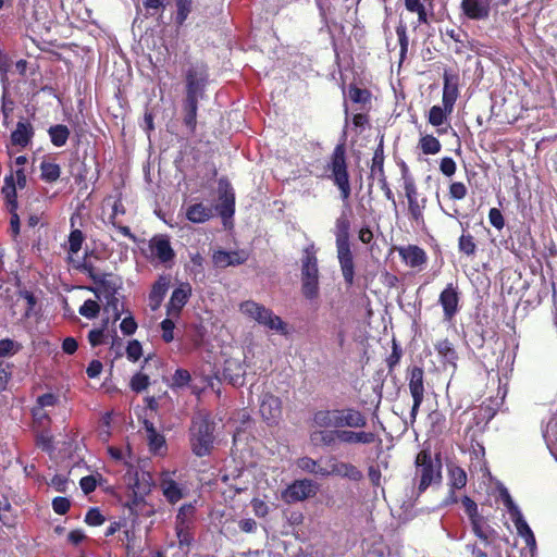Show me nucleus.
Returning a JSON list of instances; mask_svg holds the SVG:
<instances>
[{
	"instance_id": "nucleus-1",
	"label": "nucleus",
	"mask_w": 557,
	"mask_h": 557,
	"mask_svg": "<svg viewBox=\"0 0 557 557\" xmlns=\"http://www.w3.org/2000/svg\"><path fill=\"white\" fill-rule=\"evenodd\" d=\"M350 221L343 212L335 222V237L337 259L344 281L347 286H351L355 280L354 255L349 242Z\"/></svg>"
},
{
	"instance_id": "nucleus-2",
	"label": "nucleus",
	"mask_w": 557,
	"mask_h": 557,
	"mask_svg": "<svg viewBox=\"0 0 557 557\" xmlns=\"http://www.w3.org/2000/svg\"><path fill=\"white\" fill-rule=\"evenodd\" d=\"M345 125L342 134V143H339L335 148L331 157L330 170H331V178L333 183L337 186L341 191V198L343 201H347L350 197L351 188L349 183V174L347 170L346 163V150H345V140L347 136V127H348V110H345Z\"/></svg>"
},
{
	"instance_id": "nucleus-3",
	"label": "nucleus",
	"mask_w": 557,
	"mask_h": 557,
	"mask_svg": "<svg viewBox=\"0 0 557 557\" xmlns=\"http://www.w3.org/2000/svg\"><path fill=\"white\" fill-rule=\"evenodd\" d=\"M301 294L309 300L314 301L320 295L319 265L314 246L304 249L300 268Z\"/></svg>"
},
{
	"instance_id": "nucleus-4",
	"label": "nucleus",
	"mask_w": 557,
	"mask_h": 557,
	"mask_svg": "<svg viewBox=\"0 0 557 557\" xmlns=\"http://www.w3.org/2000/svg\"><path fill=\"white\" fill-rule=\"evenodd\" d=\"M239 310L246 317L255 320L258 324L275 331L281 335L289 334L288 325L271 309L253 300H245L239 305Z\"/></svg>"
},
{
	"instance_id": "nucleus-5",
	"label": "nucleus",
	"mask_w": 557,
	"mask_h": 557,
	"mask_svg": "<svg viewBox=\"0 0 557 557\" xmlns=\"http://www.w3.org/2000/svg\"><path fill=\"white\" fill-rule=\"evenodd\" d=\"M214 424L206 417L193 420L189 430L190 448L195 456L206 457L211 454L214 442Z\"/></svg>"
},
{
	"instance_id": "nucleus-6",
	"label": "nucleus",
	"mask_w": 557,
	"mask_h": 557,
	"mask_svg": "<svg viewBox=\"0 0 557 557\" xmlns=\"http://www.w3.org/2000/svg\"><path fill=\"white\" fill-rule=\"evenodd\" d=\"M500 498L517 529L518 535L524 540L525 546L529 548L531 557H534L536 552V540L533 531L525 521L522 511L513 502L507 488L504 487L500 490Z\"/></svg>"
},
{
	"instance_id": "nucleus-7",
	"label": "nucleus",
	"mask_w": 557,
	"mask_h": 557,
	"mask_svg": "<svg viewBox=\"0 0 557 557\" xmlns=\"http://www.w3.org/2000/svg\"><path fill=\"white\" fill-rule=\"evenodd\" d=\"M416 474L420 476L418 490L423 493L430 485L440 483L442 479V462L438 458H432L431 451L422 450L416 458Z\"/></svg>"
},
{
	"instance_id": "nucleus-8",
	"label": "nucleus",
	"mask_w": 557,
	"mask_h": 557,
	"mask_svg": "<svg viewBox=\"0 0 557 557\" xmlns=\"http://www.w3.org/2000/svg\"><path fill=\"white\" fill-rule=\"evenodd\" d=\"M185 97L203 99L209 84L208 66L202 62L190 63L185 70Z\"/></svg>"
},
{
	"instance_id": "nucleus-9",
	"label": "nucleus",
	"mask_w": 557,
	"mask_h": 557,
	"mask_svg": "<svg viewBox=\"0 0 557 557\" xmlns=\"http://www.w3.org/2000/svg\"><path fill=\"white\" fill-rule=\"evenodd\" d=\"M407 165L403 162L404 189L408 200V211L410 218L417 223L424 222L423 211L426 207V198H419L418 189L413 178L407 175Z\"/></svg>"
},
{
	"instance_id": "nucleus-10",
	"label": "nucleus",
	"mask_w": 557,
	"mask_h": 557,
	"mask_svg": "<svg viewBox=\"0 0 557 557\" xmlns=\"http://www.w3.org/2000/svg\"><path fill=\"white\" fill-rule=\"evenodd\" d=\"M407 377L410 395L413 400L410 417L414 420L424 399V371L421 367L413 366L408 369Z\"/></svg>"
},
{
	"instance_id": "nucleus-11",
	"label": "nucleus",
	"mask_w": 557,
	"mask_h": 557,
	"mask_svg": "<svg viewBox=\"0 0 557 557\" xmlns=\"http://www.w3.org/2000/svg\"><path fill=\"white\" fill-rule=\"evenodd\" d=\"M438 304L443 309V322L450 324L460 310V292L457 285L449 283L441 292Z\"/></svg>"
},
{
	"instance_id": "nucleus-12",
	"label": "nucleus",
	"mask_w": 557,
	"mask_h": 557,
	"mask_svg": "<svg viewBox=\"0 0 557 557\" xmlns=\"http://www.w3.org/2000/svg\"><path fill=\"white\" fill-rule=\"evenodd\" d=\"M371 176L376 177L381 189L384 191V195L387 200H389L394 208H397V202L395 200L394 194L392 189L389 188V185L387 183L385 172H384V147H383V137H381V140L374 150L373 157H372V164H371Z\"/></svg>"
},
{
	"instance_id": "nucleus-13",
	"label": "nucleus",
	"mask_w": 557,
	"mask_h": 557,
	"mask_svg": "<svg viewBox=\"0 0 557 557\" xmlns=\"http://www.w3.org/2000/svg\"><path fill=\"white\" fill-rule=\"evenodd\" d=\"M318 484L310 479L296 480L283 492L282 498L287 504L305 500L317 494Z\"/></svg>"
},
{
	"instance_id": "nucleus-14",
	"label": "nucleus",
	"mask_w": 557,
	"mask_h": 557,
	"mask_svg": "<svg viewBox=\"0 0 557 557\" xmlns=\"http://www.w3.org/2000/svg\"><path fill=\"white\" fill-rule=\"evenodd\" d=\"M219 203L216 210L223 220L230 219L235 213V193L227 178L218 182Z\"/></svg>"
},
{
	"instance_id": "nucleus-15",
	"label": "nucleus",
	"mask_w": 557,
	"mask_h": 557,
	"mask_svg": "<svg viewBox=\"0 0 557 557\" xmlns=\"http://www.w3.org/2000/svg\"><path fill=\"white\" fill-rule=\"evenodd\" d=\"M259 411L268 425L278 424L282 418V400L271 393H264L260 397Z\"/></svg>"
},
{
	"instance_id": "nucleus-16",
	"label": "nucleus",
	"mask_w": 557,
	"mask_h": 557,
	"mask_svg": "<svg viewBox=\"0 0 557 557\" xmlns=\"http://www.w3.org/2000/svg\"><path fill=\"white\" fill-rule=\"evenodd\" d=\"M151 256L160 263L166 264L174 260L175 251L171 245L170 237L164 234L154 235L149 240Z\"/></svg>"
},
{
	"instance_id": "nucleus-17",
	"label": "nucleus",
	"mask_w": 557,
	"mask_h": 557,
	"mask_svg": "<svg viewBox=\"0 0 557 557\" xmlns=\"http://www.w3.org/2000/svg\"><path fill=\"white\" fill-rule=\"evenodd\" d=\"M492 2L493 0H461L460 9L469 20L483 21L491 14Z\"/></svg>"
},
{
	"instance_id": "nucleus-18",
	"label": "nucleus",
	"mask_w": 557,
	"mask_h": 557,
	"mask_svg": "<svg viewBox=\"0 0 557 557\" xmlns=\"http://www.w3.org/2000/svg\"><path fill=\"white\" fill-rule=\"evenodd\" d=\"M191 292L189 283H182L178 287L174 288L166 304V314L169 317H178L184 306L188 302Z\"/></svg>"
},
{
	"instance_id": "nucleus-19",
	"label": "nucleus",
	"mask_w": 557,
	"mask_h": 557,
	"mask_svg": "<svg viewBox=\"0 0 557 557\" xmlns=\"http://www.w3.org/2000/svg\"><path fill=\"white\" fill-rule=\"evenodd\" d=\"M95 284L97 287H87V289L94 293L95 296L99 299L100 294H103V296L116 295L117 290L122 286V281L120 277L113 275L112 273H101Z\"/></svg>"
},
{
	"instance_id": "nucleus-20",
	"label": "nucleus",
	"mask_w": 557,
	"mask_h": 557,
	"mask_svg": "<svg viewBox=\"0 0 557 557\" xmlns=\"http://www.w3.org/2000/svg\"><path fill=\"white\" fill-rule=\"evenodd\" d=\"M248 258L249 253L246 250H216L212 256V261L219 268H226L231 265H240L245 263Z\"/></svg>"
},
{
	"instance_id": "nucleus-21",
	"label": "nucleus",
	"mask_w": 557,
	"mask_h": 557,
	"mask_svg": "<svg viewBox=\"0 0 557 557\" xmlns=\"http://www.w3.org/2000/svg\"><path fill=\"white\" fill-rule=\"evenodd\" d=\"M443 79H444V87H443L442 103L448 109V111H453L455 102L458 97L459 77L456 74L445 71L444 75H443Z\"/></svg>"
},
{
	"instance_id": "nucleus-22",
	"label": "nucleus",
	"mask_w": 557,
	"mask_h": 557,
	"mask_svg": "<svg viewBox=\"0 0 557 557\" xmlns=\"http://www.w3.org/2000/svg\"><path fill=\"white\" fill-rule=\"evenodd\" d=\"M35 135V129L29 121L21 117L15 129L11 133L10 139L13 146L27 147Z\"/></svg>"
},
{
	"instance_id": "nucleus-23",
	"label": "nucleus",
	"mask_w": 557,
	"mask_h": 557,
	"mask_svg": "<svg viewBox=\"0 0 557 557\" xmlns=\"http://www.w3.org/2000/svg\"><path fill=\"white\" fill-rule=\"evenodd\" d=\"M200 98L185 97L182 103L183 123L190 134L195 133Z\"/></svg>"
},
{
	"instance_id": "nucleus-24",
	"label": "nucleus",
	"mask_w": 557,
	"mask_h": 557,
	"mask_svg": "<svg viewBox=\"0 0 557 557\" xmlns=\"http://www.w3.org/2000/svg\"><path fill=\"white\" fill-rule=\"evenodd\" d=\"M313 423L323 429H341V409L319 410L313 414Z\"/></svg>"
},
{
	"instance_id": "nucleus-25",
	"label": "nucleus",
	"mask_w": 557,
	"mask_h": 557,
	"mask_svg": "<svg viewBox=\"0 0 557 557\" xmlns=\"http://www.w3.org/2000/svg\"><path fill=\"white\" fill-rule=\"evenodd\" d=\"M368 423L367 417L356 408H343L341 409V429L351 428L360 429L364 428Z\"/></svg>"
},
{
	"instance_id": "nucleus-26",
	"label": "nucleus",
	"mask_w": 557,
	"mask_h": 557,
	"mask_svg": "<svg viewBox=\"0 0 557 557\" xmlns=\"http://www.w3.org/2000/svg\"><path fill=\"white\" fill-rule=\"evenodd\" d=\"M169 280L163 275L159 276V278L153 283L149 293L151 310H157L160 307L169 289Z\"/></svg>"
},
{
	"instance_id": "nucleus-27",
	"label": "nucleus",
	"mask_w": 557,
	"mask_h": 557,
	"mask_svg": "<svg viewBox=\"0 0 557 557\" xmlns=\"http://www.w3.org/2000/svg\"><path fill=\"white\" fill-rule=\"evenodd\" d=\"M435 350L437 351L444 364H449L456 369L458 354L449 339L445 338L437 342L435 344Z\"/></svg>"
},
{
	"instance_id": "nucleus-28",
	"label": "nucleus",
	"mask_w": 557,
	"mask_h": 557,
	"mask_svg": "<svg viewBox=\"0 0 557 557\" xmlns=\"http://www.w3.org/2000/svg\"><path fill=\"white\" fill-rule=\"evenodd\" d=\"M400 256L407 265L417 268L426 262L425 251L414 245H410L407 248L400 250Z\"/></svg>"
},
{
	"instance_id": "nucleus-29",
	"label": "nucleus",
	"mask_w": 557,
	"mask_h": 557,
	"mask_svg": "<svg viewBox=\"0 0 557 557\" xmlns=\"http://www.w3.org/2000/svg\"><path fill=\"white\" fill-rule=\"evenodd\" d=\"M186 219L191 223H205L212 218V209L202 202L190 205L186 209Z\"/></svg>"
},
{
	"instance_id": "nucleus-30",
	"label": "nucleus",
	"mask_w": 557,
	"mask_h": 557,
	"mask_svg": "<svg viewBox=\"0 0 557 557\" xmlns=\"http://www.w3.org/2000/svg\"><path fill=\"white\" fill-rule=\"evenodd\" d=\"M375 438L372 432L341 430V443L344 444H371Z\"/></svg>"
},
{
	"instance_id": "nucleus-31",
	"label": "nucleus",
	"mask_w": 557,
	"mask_h": 557,
	"mask_svg": "<svg viewBox=\"0 0 557 557\" xmlns=\"http://www.w3.org/2000/svg\"><path fill=\"white\" fill-rule=\"evenodd\" d=\"M129 484L136 496H144L150 493L152 487V479L149 472L136 471Z\"/></svg>"
},
{
	"instance_id": "nucleus-32",
	"label": "nucleus",
	"mask_w": 557,
	"mask_h": 557,
	"mask_svg": "<svg viewBox=\"0 0 557 557\" xmlns=\"http://www.w3.org/2000/svg\"><path fill=\"white\" fill-rule=\"evenodd\" d=\"M161 488L165 499L174 505L184 497L182 486L173 479H164L161 482Z\"/></svg>"
},
{
	"instance_id": "nucleus-33",
	"label": "nucleus",
	"mask_w": 557,
	"mask_h": 557,
	"mask_svg": "<svg viewBox=\"0 0 557 557\" xmlns=\"http://www.w3.org/2000/svg\"><path fill=\"white\" fill-rule=\"evenodd\" d=\"M332 474L348 478L352 481H359L362 478L361 471L354 465L348 462H335L332 465V469L329 470Z\"/></svg>"
},
{
	"instance_id": "nucleus-34",
	"label": "nucleus",
	"mask_w": 557,
	"mask_h": 557,
	"mask_svg": "<svg viewBox=\"0 0 557 557\" xmlns=\"http://www.w3.org/2000/svg\"><path fill=\"white\" fill-rule=\"evenodd\" d=\"M70 129L64 124H55L51 125L48 128V135L50 138L51 144L54 147L61 148L66 145L69 137H70Z\"/></svg>"
},
{
	"instance_id": "nucleus-35",
	"label": "nucleus",
	"mask_w": 557,
	"mask_h": 557,
	"mask_svg": "<svg viewBox=\"0 0 557 557\" xmlns=\"http://www.w3.org/2000/svg\"><path fill=\"white\" fill-rule=\"evenodd\" d=\"M175 534L178 541V548L185 555H188L190 552V546L195 541L194 535L189 530V525L175 524Z\"/></svg>"
},
{
	"instance_id": "nucleus-36",
	"label": "nucleus",
	"mask_w": 557,
	"mask_h": 557,
	"mask_svg": "<svg viewBox=\"0 0 557 557\" xmlns=\"http://www.w3.org/2000/svg\"><path fill=\"white\" fill-rule=\"evenodd\" d=\"M297 467L305 472L320 475V476H330L331 472L329 469L319 466L318 461L310 457H301L297 460Z\"/></svg>"
},
{
	"instance_id": "nucleus-37",
	"label": "nucleus",
	"mask_w": 557,
	"mask_h": 557,
	"mask_svg": "<svg viewBox=\"0 0 557 557\" xmlns=\"http://www.w3.org/2000/svg\"><path fill=\"white\" fill-rule=\"evenodd\" d=\"M191 382V375L189 371L183 368H178L173 373L170 382L169 387L173 391L183 389L187 386H189Z\"/></svg>"
},
{
	"instance_id": "nucleus-38",
	"label": "nucleus",
	"mask_w": 557,
	"mask_h": 557,
	"mask_svg": "<svg viewBox=\"0 0 557 557\" xmlns=\"http://www.w3.org/2000/svg\"><path fill=\"white\" fill-rule=\"evenodd\" d=\"M40 178L46 183H53L61 175V168L57 163L42 161L40 163Z\"/></svg>"
},
{
	"instance_id": "nucleus-39",
	"label": "nucleus",
	"mask_w": 557,
	"mask_h": 557,
	"mask_svg": "<svg viewBox=\"0 0 557 557\" xmlns=\"http://www.w3.org/2000/svg\"><path fill=\"white\" fill-rule=\"evenodd\" d=\"M467 484V474L466 471L458 467L449 468V485L453 490H461Z\"/></svg>"
},
{
	"instance_id": "nucleus-40",
	"label": "nucleus",
	"mask_w": 557,
	"mask_h": 557,
	"mask_svg": "<svg viewBox=\"0 0 557 557\" xmlns=\"http://www.w3.org/2000/svg\"><path fill=\"white\" fill-rule=\"evenodd\" d=\"M317 436H319L321 444L331 447L335 445L337 441L341 442V430H322L314 432L312 434V441H314Z\"/></svg>"
},
{
	"instance_id": "nucleus-41",
	"label": "nucleus",
	"mask_w": 557,
	"mask_h": 557,
	"mask_svg": "<svg viewBox=\"0 0 557 557\" xmlns=\"http://www.w3.org/2000/svg\"><path fill=\"white\" fill-rule=\"evenodd\" d=\"M419 145L424 154H436L442 148L440 140L433 135L422 136Z\"/></svg>"
},
{
	"instance_id": "nucleus-42",
	"label": "nucleus",
	"mask_w": 557,
	"mask_h": 557,
	"mask_svg": "<svg viewBox=\"0 0 557 557\" xmlns=\"http://www.w3.org/2000/svg\"><path fill=\"white\" fill-rule=\"evenodd\" d=\"M451 112L444 104L442 107L433 106L429 111V123L433 126H441Z\"/></svg>"
},
{
	"instance_id": "nucleus-43",
	"label": "nucleus",
	"mask_w": 557,
	"mask_h": 557,
	"mask_svg": "<svg viewBox=\"0 0 557 557\" xmlns=\"http://www.w3.org/2000/svg\"><path fill=\"white\" fill-rule=\"evenodd\" d=\"M458 249L461 253L471 257L476 251V244L474 237L469 233H462L458 239Z\"/></svg>"
},
{
	"instance_id": "nucleus-44",
	"label": "nucleus",
	"mask_w": 557,
	"mask_h": 557,
	"mask_svg": "<svg viewBox=\"0 0 557 557\" xmlns=\"http://www.w3.org/2000/svg\"><path fill=\"white\" fill-rule=\"evenodd\" d=\"M176 1V16L175 22L182 26L187 20L193 8V0H175Z\"/></svg>"
},
{
	"instance_id": "nucleus-45",
	"label": "nucleus",
	"mask_w": 557,
	"mask_h": 557,
	"mask_svg": "<svg viewBox=\"0 0 557 557\" xmlns=\"http://www.w3.org/2000/svg\"><path fill=\"white\" fill-rule=\"evenodd\" d=\"M149 384L150 377L140 371L135 373L129 381V387L135 393H141L149 386Z\"/></svg>"
},
{
	"instance_id": "nucleus-46",
	"label": "nucleus",
	"mask_w": 557,
	"mask_h": 557,
	"mask_svg": "<svg viewBox=\"0 0 557 557\" xmlns=\"http://www.w3.org/2000/svg\"><path fill=\"white\" fill-rule=\"evenodd\" d=\"M109 318L102 321L101 327L92 329L88 333V342L91 347H97L103 343L104 332L108 329Z\"/></svg>"
},
{
	"instance_id": "nucleus-47",
	"label": "nucleus",
	"mask_w": 557,
	"mask_h": 557,
	"mask_svg": "<svg viewBox=\"0 0 557 557\" xmlns=\"http://www.w3.org/2000/svg\"><path fill=\"white\" fill-rule=\"evenodd\" d=\"M78 312L81 315L91 320L95 319L100 312V306L96 300L87 299L79 307Z\"/></svg>"
},
{
	"instance_id": "nucleus-48",
	"label": "nucleus",
	"mask_w": 557,
	"mask_h": 557,
	"mask_svg": "<svg viewBox=\"0 0 557 557\" xmlns=\"http://www.w3.org/2000/svg\"><path fill=\"white\" fill-rule=\"evenodd\" d=\"M106 305H104V311L108 313H112L113 321L116 322L121 319L122 312L120 310V301L116 297V295H106Z\"/></svg>"
},
{
	"instance_id": "nucleus-49",
	"label": "nucleus",
	"mask_w": 557,
	"mask_h": 557,
	"mask_svg": "<svg viewBox=\"0 0 557 557\" xmlns=\"http://www.w3.org/2000/svg\"><path fill=\"white\" fill-rule=\"evenodd\" d=\"M396 35L398 37V41H399V46H400V52H399L400 60L403 61L406 58V54L408 51V46H409V40H408V36H407V26L405 24L400 23L396 27Z\"/></svg>"
},
{
	"instance_id": "nucleus-50",
	"label": "nucleus",
	"mask_w": 557,
	"mask_h": 557,
	"mask_svg": "<svg viewBox=\"0 0 557 557\" xmlns=\"http://www.w3.org/2000/svg\"><path fill=\"white\" fill-rule=\"evenodd\" d=\"M150 451L157 454L161 448L165 447V438L158 431L149 430L147 435Z\"/></svg>"
},
{
	"instance_id": "nucleus-51",
	"label": "nucleus",
	"mask_w": 557,
	"mask_h": 557,
	"mask_svg": "<svg viewBox=\"0 0 557 557\" xmlns=\"http://www.w3.org/2000/svg\"><path fill=\"white\" fill-rule=\"evenodd\" d=\"M143 356V346L139 341L132 339L126 346V357L131 362H137Z\"/></svg>"
},
{
	"instance_id": "nucleus-52",
	"label": "nucleus",
	"mask_w": 557,
	"mask_h": 557,
	"mask_svg": "<svg viewBox=\"0 0 557 557\" xmlns=\"http://www.w3.org/2000/svg\"><path fill=\"white\" fill-rule=\"evenodd\" d=\"M21 349V345L13 339H0V357H11Z\"/></svg>"
},
{
	"instance_id": "nucleus-53",
	"label": "nucleus",
	"mask_w": 557,
	"mask_h": 557,
	"mask_svg": "<svg viewBox=\"0 0 557 557\" xmlns=\"http://www.w3.org/2000/svg\"><path fill=\"white\" fill-rule=\"evenodd\" d=\"M84 235L81 230H73L69 235V252L77 253L83 245Z\"/></svg>"
},
{
	"instance_id": "nucleus-54",
	"label": "nucleus",
	"mask_w": 557,
	"mask_h": 557,
	"mask_svg": "<svg viewBox=\"0 0 557 557\" xmlns=\"http://www.w3.org/2000/svg\"><path fill=\"white\" fill-rule=\"evenodd\" d=\"M461 504L465 508V512L467 513L469 520L476 519L482 515L479 512L478 504L469 496L465 495L461 498Z\"/></svg>"
},
{
	"instance_id": "nucleus-55",
	"label": "nucleus",
	"mask_w": 557,
	"mask_h": 557,
	"mask_svg": "<svg viewBox=\"0 0 557 557\" xmlns=\"http://www.w3.org/2000/svg\"><path fill=\"white\" fill-rule=\"evenodd\" d=\"M195 511V506L189 504H183L177 511V515L175 517V524L180 525H189L188 521V515H193Z\"/></svg>"
},
{
	"instance_id": "nucleus-56",
	"label": "nucleus",
	"mask_w": 557,
	"mask_h": 557,
	"mask_svg": "<svg viewBox=\"0 0 557 557\" xmlns=\"http://www.w3.org/2000/svg\"><path fill=\"white\" fill-rule=\"evenodd\" d=\"M401 355H403L401 347L395 339H393L392 352L386 358V364H387L389 372L393 371L394 368L399 363Z\"/></svg>"
},
{
	"instance_id": "nucleus-57",
	"label": "nucleus",
	"mask_w": 557,
	"mask_h": 557,
	"mask_svg": "<svg viewBox=\"0 0 557 557\" xmlns=\"http://www.w3.org/2000/svg\"><path fill=\"white\" fill-rule=\"evenodd\" d=\"M472 532L476 537L483 535V533L490 532L493 528L487 523L486 519L481 516L470 521Z\"/></svg>"
},
{
	"instance_id": "nucleus-58",
	"label": "nucleus",
	"mask_w": 557,
	"mask_h": 557,
	"mask_svg": "<svg viewBox=\"0 0 557 557\" xmlns=\"http://www.w3.org/2000/svg\"><path fill=\"white\" fill-rule=\"evenodd\" d=\"M106 521L104 516L97 507L90 508L85 515V522L91 527H99Z\"/></svg>"
},
{
	"instance_id": "nucleus-59",
	"label": "nucleus",
	"mask_w": 557,
	"mask_h": 557,
	"mask_svg": "<svg viewBox=\"0 0 557 557\" xmlns=\"http://www.w3.org/2000/svg\"><path fill=\"white\" fill-rule=\"evenodd\" d=\"M349 98L354 103H366L370 98V92L352 85L349 87Z\"/></svg>"
},
{
	"instance_id": "nucleus-60",
	"label": "nucleus",
	"mask_w": 557,
	"mask_h": 557,
	"mask_svg": "<svg viewBox=\"0 0 557 557\" xmlns=\"http://www.w3.org/2000/svg\"><path fill=\"white\" fill-rule=\"evenodd\" d=\"M160 327L162 331V339L165 343H171L174 339V329L175 323L172 319L166 318L160 323Z\"/></svg>"
},
{
	"instance_id": "nucleus-61",
	"label": "nucleus",
	"mask_w": 557,
	"mask_h": 557,
	"mask_svg": "<svg viewBox=\"0 0 557 557\" xmlns=\"http://www.w3.org/2000/svg\"><path fill=\"white\" fill-rule=\"evenodd\" d=\"M52 509L55 513L63 516L71 507V502L67 497L57 496L52 499Z\"/></svg>"
},
{
	"instance_id": "nucleus-62",
	"label": "nucleus",
	"mask_w": 557,
	"mask_h": 557,
	"mask_svg": "<svg viewBox=\"0 0 557 557\" xmlns=\"http://www.w3.org/2000/svg\"><path fill=\"white\" fill-rule=\"evenodd\" d=\"M15 108V101L11 94L2 92L1 95V112L3 117L11 116Z\"/></svg>"
},
{
	"instance_id": "nucleus-63",
	"label": "nucleus",
	"mask_w": 557,
	"mask_h": 557,
	"mask_svg": "<svg viewBox=\"0 0 557 557\" xmlns=\"http://www.w3.org/2000/svg\"><path fill=\"white\" fill-rule=\"evenodd\" d=\"M467 195V187L461 182H454L449 186V197L453 200H461Z\"/></svg>"
},
{
	"instance_id": "nucleus-64",
	"label": "nucleus",
	"mask_w": 557,
	"mask_h": 557,
	"mask_svg": "<svg viewBox=\"0 0 557 557\" xmlns=\"http://www.w3.org/2000/svg\"><path fill=\"white\" fill-rule=\"evenodd\" d=\"M137 327V322L133 315L125 317L120 323V330L126 336L133 335Z\"/></svg>"
}]
</instances>
